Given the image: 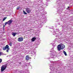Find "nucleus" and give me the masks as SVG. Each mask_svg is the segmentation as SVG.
Returning a JSON list of instances; mask_svg holds the SVG:
<instances>
[{
	"instance_id": "0eeeda50",
	"label": "nucleus",
	"mask_w": 73,
	"mask_h": 73,
	"mask_svg": "<svg viewBox=\"0 0 73 73\" xmlns=\"http://www.w3.org/2000/svg\"><path fill=\"white\" fill-rule=\"evenodd\" d=\"M60 45V46H61V49H64V48H65V46L64 45V44H61Z\"/></svg>"
},
{
	"instance_id": "bb28decb",
	"label": "nucleus",
	"mask_w": 73,
	"mask_h": 73,
	"mask_svg": "<svg viewBox=\"0 0 73 73\" xmlns=\"http://www.w3.org/2000/svg\"><path fill=\"white\" fill-rule=\"evenodd\" d=\"M4 27H5V25H4V26H3V28Z\"/></svg>"
},
{
	"instance_id": "a211bd4d",
	"label": "nucleus",
	"mask_w": 73,
	"mask_h": 73,
	"mask_svg": "<svg viewBox=\"0 0 73 73\" xmlns=\"http://www.w3.org/2000/svg\"><path fill=\"white\" fill-rule=\"evenodd\" d=\"M20 73H23V70H20Z\"/></svg>"
},
{
	"instance_id": "1a4fd4ad",
	"label": "nucleus",
	"mask_w": 73,
	"mask_h": 73,
	"mask_svg": "<svg viewBox=\"0 0 73 73\" xmlns=\"http://www.w3.org/2000/svg\"><path fill=\"white\" fill-rule=\"evenodd\" d=\"M19 41H23V37H20L18 38Z\"/></svg>"
},
{
	"instance_id": "a878e982",
	"label": "nucleus",
	"mask_w": 73,
	"mask_h": 73,
	"mask_svg": "<svg viewBox=\"0 0 73 73\" xmlns=\"http://www.w3.org/2000/svg\"><path fill=\"white\" fill-rule=\"evenodd\" d=\"M7 17H5V18H4V19H7Z\"/></svg>"
},
{
	"instance_id": "f257e3e1",
	"label": "nucleus",
	"mask_w": 73,
	"mask_h": 73,
	"mask_svg": "<svg viewBox=\"0 0 73 73\" xmlns=\"http://www.w3.org/2000/svg\"><path fill=\"white\" fill-rule=\"evenodd\" d=\"M7 64L3 65L1 67V72H3V71H4L5 70V69L7 68Z\"/></svg>"
},
{
	"instance_id": "423d86ee",
	"label": "nucleus",
	"mask_w": 73,
	"mask_h": 73,
	"mask_svg": "<svg viewBox=\"0 0 73 73\" xmlns=\"http://www.w3.org/2000/svg\"><path fill=\"white\" fill-rule=\"evenodd\" d=\"M58 50V51H60L61 49V46L60 45H58L57 47Z\"/></svg>"
},
{
	"instance_id": "9d476101",
	"label": "nucleus",
	"mask_w": 73,
	"mask_h": 73,
	"mask_svg": "<svg viewBox=\"0 0 73 73\" xmlns=\"http://www.w3.org/2000/svg\"><path fill=\"white\" fill-rule=\"evenodd\" d=\"M36 40V37H34L32 38L31 39V40L33 42L35 41Z\"/></svg>"
},
{
	"instance_id": "7c9ffc66",
	"label": "nucleus",
	"mask_w": 73,
	"mask_h": 73,
	"mask_svg": "<svg viewBox=\"0 0 73 73\" xmlns=\"http://www.w3.org/2000/svg\"><path fill=\"white\" fill-rule=\"evenodd\" d=\"M29 64H30V62L29 63Z\"/></svg>"
},
{
	"instance_id": "393cba45",
	"label": "nucleus",
	"mask_w": 73,
	"mask_h": 73,
	"mask_svg": "<svg viewBox=\"0 0 73 73\" xmlns=\"http://www.w3.org/2000/svg\"><path fill=\"white\" fill-rule=\"evenodd\" d=\"M18 73H20V71H19L18 72Z\"/></svg>"
},
{
	"instance_id": "7ed1b4c3",
	"label": "nucleus",
	"mask_w": 73,
	"mask_h": 73,
	"mask_svg": "<svg viewBox=\"0 0 73 73\" xmlns=\"http://www.w3.org/2000/svg\"><path fill=\"white\" fill-rule=\"evenodd\" d=\"M3 50H5L7 49H8V50H9L10 48H9V46L8 45H6L5 46L3 47Z\"/></svg>"
},
{
	"instance_id": "aec40b11",
	"label": "nucleus",
	"mask_w": 73,
	"mask_h": 73,
	"mask_svg": "<svg viewBox=\"0 0 73 73\" xmlns=\"http://www.w3.org/2000/svg\"><path fill=\"white\" fill-rule=\"evenodd\" d=\"M10 46H12V43L11 42L10 43Z\"/></svg>"
},
{
	"instance_id": "dca6fc26",
	"label": "nucleus",
	"mask_w": 73,
	"mask_h": 73,
	"mask_svg": "<svg viewBox=\"0 0 73 73\" xmlns=\"http://www.w3.org/2000/svg\"><path fill=\"white\" fill-rule=\"evenodd\" d=\"M2 62V59L0 58V63H1Z\"/></svg>"
},
{
	"instance_id": "4468645a",
	"label": "nucleus",
	"mask_w": 73,
	"mask_h": 73,
	"mask_svg": "<svg viewBox=\"0 0 73 73\" xmlns=\"http://www.w3.org/2000/svg\"><path fill=\"white\" fill-rule=\"evenodd\" d=\"M23 13L24 15H27V13L25 12L24 11H23Z\"/></svg>"
},
{
	"instance_id": "20e7f679",
	"label": "nucleus",
	"mask_w": 73,
	"mask_h": 73,
	"mask_svg": "<svg viewBox=\"0 0 73 73\" xmlns=\"http://www.w3.org/2000/svg\"><path fill=\"white\" fill-rule=\"evenodd\" d=\"M25 9L26 12L27 13H30L31 12V10L30 8L27 7Z\"/></svg>"
},
{
	"instance_id": "6ab92c4d",
	"label": "nucleus",
	"mask_w": 73,
	"mask_h": 73,
	"mask_svg": "<svg viewBox=\"0 0 73 73\" xmlns=\"http://www.w3.org/2000/svg\"><path fill=\"white\" fill-rule=\"evenodd\" d=\"M7 49V50H6V52H9L8 50H8V49Z\"/></svg>"
},
{
	"instance_id": "c756f323",
	"label": "nucleus",
	"mask_w": 73,
	"mask_h": 73,
	"mask_svg": "<svg viewBox=\"0 0 73 73\" xmlns=\"http://www.w3.org/2000/svg\"><path fill=\"white\" fill-rule=\"evenodd\" d=\"M20 64H21V63H20Z\"/></svg>"
},
{
	"instance_id": "ddd939ff",
	"label": "nucleus",
	"mask_w": 73,
	"mask_h": 73,
	"mask_svg": "<svg viewBox=\"0 0 73 73\" xmlns=\"http://www.w3.org/2000/svg\"><path fill=\"white\" fill-rule=\"evenodd\" d=\"M1 54H2V55H4V54H3L2 52L1 53V52H0V56H1Z\"/></svg>"
},
{
	"instance_id": "f03ea898",
	"label": "nucleus",
	"mask_w": 73,
	"mask_h": 73,
	"mask_svg": "<svg viewBox=\"0 0 73 73\" xmlns=\"http://www.w3.org/2000/svg\"><path fill=\"white\" fill-rule=\"evenodd\" d=\"M13 22V20L11 19L9 20L8 22H7L5 23V25H6L7 24H8L9 25H10Z\"/></svg>"
},
{
	"instance_id": "b1692460",
	"label": "nucleus",
	"mask_w": 73,
	"mask_h": 73,
	"mask_svg": "<svg viewBox=\"0 0 73 73\" xmlns=\"http://www.w3.org/2000/svg\"><path fill=\"white\" fill-rule=\"evenodd\" d=\"M50 29H53V27H52L51 28L50 27Z\"/></svg>"
},
{
	"instance_id": "f8f14e48",
	"label": "nucleus",
	"mask_w": 73,
	"mask_h": 73,
	"mask_svg": "<svg viewBox=\"0 0 73 73\" xmlns=\"http://www.w3.org/2000/svg\"><path fill=\"white\" fill-rule=\"evenodd\" d=\"M63 53L65 54V56H67V54H66V52L64 51H63Z\"/></svg>"
},
{
	"instance_id": "c85d7f7f",
	"label": "nucleus",
	"mask_w": 73,
	"mask_h": 73,
	"mask_svg": "<svg viewBox=\"0 0 73 73\" xmlns=\"http://www.w3.org/2000/svg\"><path fill=\"white\" fill-rule=\"evenodd\" d=\"M3 29H4V28H3Z\"/></svg>"
},
{
	"instance_id": "f3484780",
	"label": "nucleus",
	"mask_w": 73,
	"mask_h": 73,
	"mask_svg": "<svg viewBox=\"0 0 73 73\" xmlns=\"http://www.w3.org/2000/svg\"><path fill=\"white\" fill-rule=\"evenodd\" d=\"M56 31H57V32H58V31H59V30L58 29H56Z\"/></svg>"
},
{
	"instance_id": "9b49d317",
	"label": "nucleus",
	"mask_w": 73,
	"mask_h": 73,
	"mask_svg": "<svg viewBox=\"0 0 73 73\" xmlns=\"http://www.w3.org/2000/svg\"><path fill=\"white\" fill-rule=\"evenodd\" d=\"M17 34V33H12V35L14 37H15V36H16V35Z\"/></svg>"
},
{
	"instance_id": "5701e85b",
	"label": "nucleus",
	"mask_w": 73,
	"mask_h": 73,
	"mask_svg": "<svg viewBox=\"0 0 73 73\" xmlns=\"http://www.w3.org/2000/svg\"><path fill=\"white\" fill-rule=\"evenodd\" d=\"M39 28H41V27H42V26H41V25H40L39 26Z\"/></svg>"
},
{
	"instance_id": "2eb2a0df",
	"label": "nucleus",
	"mask_w": 73,
	"mask_h": 73,
	"mask_svg": "<svg viewBox=\"0 0 73 73\" xmlns=\"http://www.w3.org/2000/svg\"><path fill=\"white\" fill-rule=\"evenodd\" d=\"M19 9H20V7H17V10H19Z\"/></svg>"
},
{
	"instance_id": "39448f33",
	"label": "nucleus",
	"mask_w": 73,
	"mask_h": 73,
	"mask_svg": "<svg viewBox=\"0 0 73 73\" xmlns=\"http://www.w3.org/2000/svg\"><path fill=\"white\" fill-rule=\"evenodd\" d=\"M50 52H52V53L53 54V55L51 56V58H54V57H55V56L54 55V54H55V52H54V51H51Z\"/></svg>"
},
{
	"instance_id": "6e6552de",
	"label": "nucleus",
	"mask_w": 73,
	"mask_h": 73,
	"mask_svg": "<svg viewBox=\"0 0 73 73\" xmlns=\"http://www.w3.org/2000/svg\"><path fill=\"white\" fill-rule=\"evenodd\" d=\"M31 57H29V55H27L26 56V60H27V61H28L30 59H31Z\"/></svg>"
},
{
	"instance_id": "412c9836",
	"label": "nucleus",
	"mask_w": 73,
	"mask_h": 73,
	"mask_svg": "<svg viewBox=\"0 0 73 73\" xmlns=\"http://www.w3.org/2000/svg\"><path fill=\"white\" fill-rule=\"evenodd\" d=\"M42 20L43 21H45V19H42Z\"/></svg>"
},
{
	"instance_id": "4be33fe9",
	"label": "nucleus",
	"mask_w": 73,
	"mask_h": 73,
	"mask_svg": "<svg viewBox=\"0 0 73 73\" xmlns=\"http://www.w3.org/2000/svg\"><path fill=\"white\" fill-rule=\"evenodd\" d=\"M5 19H3V21H5Z\"/></svg>"
},
{
	"instance_id": "cd10ccee",
	"label": "nucleus",
	"mask_w": 73,
	"mask_h": 73,
	"mask_svg": "<svg viewBox=\"0 0 73 73\" xmlns=\"http://www.w3.org/2000/svg\"><path fill=\"white\" fill-rule=\"evenodd\" d=\"M68 8H69V7H68Z\"/></svg>"
}]
</instances>
